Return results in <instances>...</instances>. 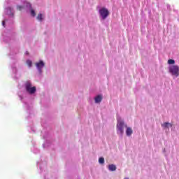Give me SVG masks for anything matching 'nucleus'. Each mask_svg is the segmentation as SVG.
I'll return each instance as SVG.
<instances>
[{
	"label": "nucleus",
	"instance_id": "5",
	"mask_svg": "<svg viewBox=\"0 0 179 179\" xmlns=\"http://www.w3.org/2000/svg\"><path fill=\"white\" fill-rule=\"evenodd\" d=\"M35 65H36V68H37V69H38V71H39V73H41V72H43V68H44V66L45 65V64H44V62H43V61H39L38 62H36V64H35Z\"/></svg>",
	"mask_w": 179,
	"mask_h": 179
},
{
	"label": "nucleus",
	"instance_id": "7",
	"mask_svg": "<svg viewBox=\"0 0 179 179\" xmlns=\"http://www.w3.org/2000/svg\"><path fill=\"white\" fill-rule=\"evenodd\" d=\"M101 100H103L101 95H98L95 97V103H101Z\"/></svg>",
	"mask_w": 179,
	"mask_h": 179
},
{
	"label": "nucleus",
	"instance_id": "2",
	"mask_svg": "<svg viewBox=\"0 0 179 179\" xmlns=\"http://www.w3.org/2000/svg\"><path fill=\"white\" fill-rule=\"evenodd\" d=\"M25 89L29 94H34L36 93V87H31V83L30 82L25 83Z\"/></svg>",
	"mask_w": 179,
	"mask_h": 179
},
{
	"label": "nucleus",
	"instance_id": "13",
	"mask_svg": "<svg viewBox=\"0 0 179 179\" xmlns=\"http://www.w3.org/2000/svg\"><path fill=\"white\" fill-rule=\"evenodd\" d=\"M27 64L28 65V66H29V68L31 67V65H32L31 60H27Z\"/></svg>",
	"mask_w": 179,
	"mask_h": 179
},
{
	"label": "nucleus",
	"instance_id": "16",
	"mask_svg": "<svg viewBox=\"0 0 179 179\" xmlns=\"http://www.w3.org/2000/svg\"><path fill=\"white\" fill-rule=\"evenodd\" d=\"M2 24H3V27H5V21L2 22Z\"/></svg>",
	"mask_w": 179,
	"mask_h": 179
},
{
	"label": "nucleus",
	"instance_id": "12",
	"mask_svg": "<svg viewBox=\"0 0 179 179\" xmlns=\"http://www.w3.org/2000/svg\"><path fill=\"white\" fill-rule=\"evenodd\" d=\"M99 163H100V164H104V158L103 157H100L99 159Z\"/></svg>",
	"mask_w": 179,
	"mask_h": 179
},
{
	"label": "nucleus",
	"instance_id": "6",
	"mask_svg": "<svg viewBox=\"0 0 179 179\" xmlns=\"http://www.w3.org/2000/svg\"><path fill=\"white\" fill-rule=\"evenodd\" d=\"M134 134V131L132 130V128L127 126L126 127V135L127 136H131Z\"/></svg>",
	"mask_w": 179,
	"mask_h": 179
},
{
	"label": "nucleus",
	"instance_id": "15",
	"mask_svg": "<svg viewBox=\"0 0 179 179\" xmlns=\"http://www.w3.org/2000/svg\"><path fill=\"white\" fill-rule=\"evenodd\" d=\"M17 10H20L21 9H23V6H17Z\"/></svg>",
	"mask_w": 179,
	"mask_h": 179
},
{
	"label": "nucleus",
	"instance_id": "4",
	"mask_svg": "<svg viewBox=\"0 0 179 179\" xmlns=\"http://www.w3.org/2000/svg\"><path fill=\"white\" fill-rule=\"evenodd\" d=\"M99 14L103 20H105V19H107L108 15H110V12L108 11V9L102 8L99 10Z\"/></svg>",
	"mask_w": 179,
	"mask_h": 179
},
{
	"label": "nucleus",
	"instance_id": "1",
	"mask_svg": "<svg viewBox=\"0 0 179 179\" xmlns=\"http://www.w3.org/2000/svg\"><path fill=\"white\" fill-rule=\"evenodd\" d=\"M127 125L125 124L124 120H117V134L118 135H124V128H127Z\"/></svg>",
	"mask_w": 179,
	"mask_h": 179
},
{
	"label": "nucleus",
	"instance_id": "14",
	"mask_svg": "<svg viewBox=\"0 0 179 179\" xmlns=\"http://www.w3.org/2000/svg\"><path fill=\"white\" fill-rule=\"evenodd\" d=\"M31 16H36V12H34V10L33 9L31 10Z\"/></svg>",
	"mask_w": 179,
	"mask_h": 179
},
{
	"label": "nucleus",
	"instance_id": "9",
	"mask_svg": "<svg viewBox=\"0 0 179 179\" xmlns=\"http://www.w3.org/2000/svg\"><path fill=\"white\" fill-rule=\"evenodd\" d=\"M162 127H164V128H169V127H173V125L171 124H170L169 122H165L162 124Z\"/></svg>",
	"mask_w": 179,
	"mask_h": 179
},
{
	"label": "nucleus",
	"instance_id": "11",
	"mask_svg": "<svg viewBox=\"0 0 179 179\" xmlns=\"http://www.w3.org/2000/svg\"><path fill=\"white\" fill-rule=\"evenodd\" d=\"M37 20H39L40 22H41V20H43V15L42 14H38V15Z\"/></svg>",
	"mask_w": 179,
	"mask_h": 179
},
{
	"label": "nucleus",
	"instance_id": "8",
	"mask_svg": "<svg viewBox=\"0 0 179 179\" xmlns=\"http://www.w3.org/2000/svg\"><path fill=\"white\" fill-rule=\"evenodd\" d=\"M108 170H110V171H115L117 170V166L114 164H110L108 166Z\"/></svg>",
	"mask_w": 179,
	"mask_h": 179
},
{
	"label": "nucleus",
	"instance_id": "17",
	"mask_svg": "<svg viewBox=\"0 0 179 179\" xmlns=\"http://www.w3.org/2000/svg\"><path fill=\"white\" fill-rule=\"evenodd\" d=\"M124 179H129V178H124Z\"/></svg>",
	"mask_w": 179,
	"mask_h": 179
},
{
	"label": "nucleus",
	"instance_id": "10",
	"mask_svg": "<svg viewBox=\"0 0 179 179\" xmlns=\"http://www.w3.org/2000/svg\"><path fill=\"white\" fill-rule=\"evenodd\" d=\"M168 64H169V65H173V64H176V61H174V59H169Z\"/></svg>",
	"mask_w": 179,
	"mask_h": 179
},
{
	"label": "nucleus",
	"instance_id": "3",
	"mask_svg": "<svg viewBox=\"0 0 179 179\" xmlns=\"http://www.w3.org/2000/svg\"><path fill=\"white\" fill-rule=\"evenodd\" d=\"M169 72L174 76H179V66L177 65H173L169 67Z\"/></svg>",
	"mask_w": 179,
	"mask_h": 179
}]
</instances>
